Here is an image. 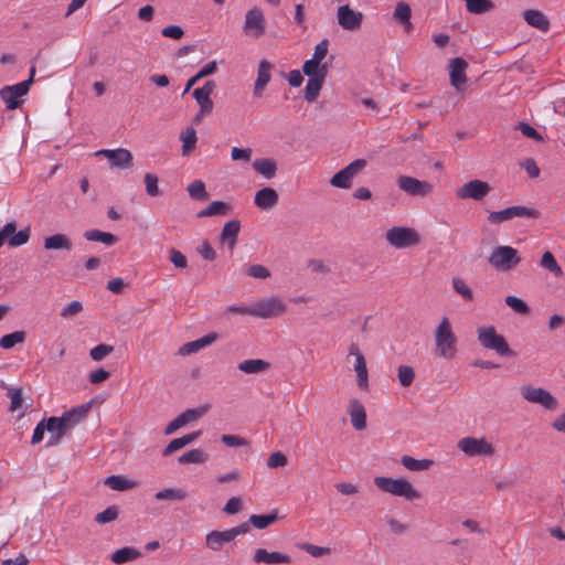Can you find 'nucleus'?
<instances>
[{
    "label": "nucleus",
    "mask_w": 565,
    "mask_h": 565,
    "mask_svg": "<svg viewBox=\"0 0 565 565\" xmlns=\"http://www.w3.org/2000/svg\"><path fill=\"white\" fill-rule=\"evenodd\" d=\"M459 450L469 457L492 456L494 448L486 438L463 437L457 444Z\"/></svg>",
    "instance_id": "obj_8"
},
{
    "label": "nucleus",
    "mask_w": 565,
    "mask_h": 565,
    "mask_svg": "<svg viewBox=\"0 0 565 565\" xmlns=\"http://www.w3.org/2000/svg\"><path fill=\"white\" fill-rule=\"evenodd\" d=\"M31 86V81H23L12 86H4L0 89V97L8 109H15L20 106L19 98L24 96Z\"/></svg>",
    "instance_id": "obj_14"
},
{
    "label": "nucleus",
    "mask_w": 565,
    "mask_h": 565,
    "mask_svg": "<svg viewBox=\"0 0 565 565\" xmlns=\"http://www.w3.org/2000/svg\"><path fill=\"white\" fill-rule=\"evenodd\" d=\"M435 355L451 360L457 353V337L448 318L444 317L435 330Z\"/></svg>",
    "instance_id": "obj_1"
},
{
    "label": "nucleus",
    "mask_w": 565,
    "mask_h": 565,
    "mask_svg": "<svg viewBox=\"0 0 565 565\" xmlns=\"http://www.w3.org/2000/svg\"><path fill=\"white\" fill-rule=\"evenodd\" d=\"M385 238L391 246L397 249L415 246L420 242V236L414 228L404 226L390 228L385 234Z\"/></svg>",
    "instance_id": "obj_5"
},
{
    "label": "nucleus",
    "mask_w": 565,
    "mask_h": 565,
    "mask_svg": "<svg viewBox=\"0 0 565 565\" xmlns=\"http://www.w3.org/2000/svg\"><path fill=\"white\" fill-rule=\"evenodd\" d=\"M489 264L500 271H509L521 263L518 250L511 246L494 247L488 257Z\"/></svg>",
    "instance_id": "obj_4"
},
{
    "label": "nucleus",
    "mask_w": 565,
    "mask_h": 565,
    "mask_svg": "<svg viewBox=\"0 0 565 565\" xmlns=\"http://www.w3.org/2000/svg\"><path fill=\"white\" fill-rule=\"evenodd\" d=\"M393 17L404 25L406 32H409L413 29V24L411 22L412 10L407 3L398 2L393 12Z\"/></svg>",
    "instance_id": "obj_33"
},
{
    "label": "nucleus",
    "mask_w": 565,
    "mask_h": 565,
    "mask_svg": "<svg viewBox=\"0 0 565 565\" xmlns=\"http://www.w3.org/2000/svg\"><path fill=\"white\" fill-rule=\"evenodd\" d=\"M349 355L355 358L354 371L356 373V383L360 388H367L369 372L364 355L360 351L358 343L352 342L349 347Z\"/></svg>",
    "instance_id": "obj_17"
},
{
    "label": "nucleus",
    "mask_w": 565,
    "mask_h": 565,
    "mask_svg": "<svg viewBox=\"0 0 565 565\" xmlns=\"http://www.w3.org/2000/svg\"><path fill=\"white\" fill-rule=\"evenodd\" d=\"M238 370L246 374H259L266 372L270 364L262 359H249L238 363Z\"/></svg>",
    "instance_id": "obj_30"
},
{
    "label": "nucleus",
    "mask_w": 565,
    "mask_h": 565,
    "mask_svg": "<svg viewBox=\"0 0 565 565\" xmlns=\"http://www.w3.org/2000/svg\"><path fill=\"white\" fill-rule=\"evenodd\" d=\"M105 484L111 490L126 491L136 487V482L120 475H113L106 478Z\"/></svg>",
    "instance_id": "obj_35"
},
{
    "label": "nucleus",
    "mask_w": 565,
    "mask_h": 565,
    "mask_svg": "<svg viewBox=\"0 0 565 565\" xmlns=\"http://www.w3.org/2000/svg\"><path fill=\"white\" fill-rule=\"evenodd\" d=\"M241 230V222L238 220H232L223 226L221 233V243L226 244L228 249L232 252L236 244L237 237Z\"/></svg>",
    "instance_id": "obj_25"
},
{
    "label": "nucleus",
    "mask_w": 565,
    "mask_h": 565,
    "mask_svg": "<svg viewBox=\"0 0 565 565\" xmlns=\"http://www.w3.org/2000/svg\"><path fill=\"white\" fill-rule=\"evenodd\" d=\"M207 411V406H200L196 408H188L183 413H181L179 416L183 420L185 425L198 420L201 418Z\"/></svg>",
    "instance_id": "obj_50"
},
{
    "label": "nucleus",
    "mask_w": 565,
    "mask_h": 565,
    "mask_svg": "<svg viewBox=\"0 0 565 565\" xmlns=\"http://www.w3.org/2000/svg\"><path fill=\"white\" fill-rule=\"evenodd\" d=\"M452 287L457 294H459L465 300L470 301L473 298L472 290L465 282L462 278L455 277L452 278Z\"/></svg>",
    "instance_id": "obj_52"
},
{
    "label": "nucleus",
    "mask_w": 565,
    "mask_h": 565,
    "mask_svg": "<svg viewBox=\"0 0 565 565\" xmlns=\"http://www.w3.org/2000/svg\"><path fill=\"white\" fill-rule=\"evenodd\" d=\"M141 556V552L131 546H125L117 550L110 555V561L115 564H124L130 561H135Z\"/></svg>",
    "instance_id": "obj_32"
},
{
    "label": "nucleus",
    "mask_w": 565,
    "mask_h": 565,
    "mask_svg": "<svg viewBox=\"0 0 565 565\" xmlns=\"http://www.w3.org/2000/svg\"><path fill=\"white\" fill-rule=\"evenodd\" d=\"M209 456L202 449L195 448L191 449L178 458L179 463H204L207 461Z\"/></svg>",
    "instance_id": "obj_40"
},
{
    "label": "nucleus",
    "mask_w": 565,
    "mask_h": 565,
    "mask_svg": "<svg viewBox=\"0 0 565 565\" xmlns=\"http://www.w3.org/2000/svg\"><path fill=\"white\" fill-rule=\"evenodd\" d=\"M468 67L467 62L461 57H455L450 61L449 64V77L450 84L456 89H461V87L467 82L466 70Z\"/></svg>",
    "instance_id": "obj_18"
},
{
    "label": "nucleus",
    "mask_w": 565,
    "mask_h": 565,
    "mask_svg": "<svg viewBox=\"0 0 565 565\" xmlns=\"http://www.w3.org/2000/svg\"><path fill=\"white\" fill-rule=\"evenodd\" d=\"M83 310V305L78 300L71 301L67 306L63 308L61 311V317L64 319H70L77 316Z\"/></svg>",
    "instance_id": "obj_56"
},
{
    "label": "nucleus",
    "mask_w": 565,
    "mask_h": 565,
    "mask_svg": "<svg viewBox=\"0 0 565 565\" xmlns=\"http://www.w3.org/2000/svg\"><path fill=\"white\" fill-rule=\"evenodd\" d=\"M45 249H72V242L65 234H54L45 237L44 239Z\"/></svg>",
    "instance_id": "obj_34"
},
{
    "label": "nucleus",
    "mask_w": 565,
    "mask_h": 565,
    "mask_svg": "<svg viewBox=\"0 0 565 565\" xmlns=\"http://www.w3.org/2000/svg\"><path fill=\"white\" fill-rule=\"evenodd\" d=\"M24 338L25 333L23 331H14L12 333L4 334L0 339V347L6 350L11 349L15 344L23 342Z\"/></svg>",
    "instance_id": "obj_47"
},
{
    "label": "nucleus",
    "mask_w": 565,
    "mask_h": 565,
    "mask_svg": "<svg viewBox=\"0 0 565 565\" xmlns=\"http://www.w3.org/2000/svg\"><path fill=\"white\" fill-rule=\"evenodd\" d=\"M505 303L508 307H510L516 313L529 315L531 312V309L527 306V303L524 300H522L521 298H518L514 296H508L505 298Z\"/></svg>",
    "instance_id": "obj_48"
},
{
    "label": "nucleus",
    "mask_w": 565,
    "mask_h": 565,
    "mask_svg": "<svg viewBox=\"0 0 565 565\" xmlns=\"http://www.w3.org/2000/svg\"><path fill=\"white\" fill-rule=\"evenodd\" d=\"M253 168L267 179L274 178L277 171L274 159H257L253 162Z\"/></svg>",
    "instance_id": "obj_37"
},
{
    "label": "nucleus",
    "mask_w": 565,
    "mask_h": 565,
    "mask_svg": "<svg viewBox=\"0 0 565 565\" xmlns=\"http://www.w3.org/2000/svg\"><path fill=\"white\" fill-rule=\"evenodd\" d=\"M246 275L254 278L266 279L270 277V271L264 265L255 264L246 269Z\"/></svg>",
    "instance_id": "obj_57"
},
{
    "label": "nucleus",
    "mask_w": 565,
    "mask_h": 565,
    "mask_svg": "<svg viewBox=\"0 0 565 565\" xmlns=\"http://www.w3.org/2000/svg\"><path fill=\"white\" fill-rule=\"evenodd\" d=\"M233 540L230 529L225 531L214 530L209 532L205 536L206 546L213 552L221 551L224 544L230 543Z\"/></svg>",
    "instance_id": "obj_24"
},
{
    "label": "nucleus",
    "mask_w": 565,
    "mask_h": 565,
    "mask_svg": "<svg viewBox=\"0 0 565 565\" xmlns=\"http://www.w3.org/2000/svg\"><path fill=\"white\" fill-rule=\"evenodd\" d=\"M288 460L287 457L281 451L273 452L268 460L267 466L271 469L285 467L287 465Z\"/></svg>",
    "instance_id": "obj_63"
},
{
    "label": "nucleus",
    "mask_w": 565,
    "mask_h": 565,
    "mask_svg": "<svg viewBox=\"0 0 565 565\" xmlns=\"http://www.w3.org/2000/svg\"><path fill=\"white\" fill-rule=\"evenodd\" d=\"M478 341L487 350H492L501 356H513L503 335L499 334L493 326H482L477 329Z\"/></svg>",
    "instance_id": "obj_3"
},
{
    "label": "nucleus",
    "mask_w": 565,
    "mask_h": 565,
    "mask_svg": "<svg viewBox=\"0 0 565 565\" xmlns=\"http://www.w3.org/2000/svg\"><path fill=\"white\" fill-rule=\"evenodd\" d=\"M279 200L277 191L273 188H263L256 192L254 204L262 210H270Z\"/></svg>",
    "instance_id": "obj_22"
},
{
    "label": "nucleus",
    "mask_w": 565,
    "mask_h": 565,
    "mask_svg": "<svg viewBox=\"0 0 565 565\" xmlns=\"http://www.w3.org/2000/svg\"><path fill=\"white\" fill-rule=\"evenodd\" d=\"M301 548L313 557H321L330 553L329 547H322L310 543H303Z\"/></svg>",
    "instance_id": "obj_64"
},
{
    "label": "nucleus",
    "mask_w": 565,
    "mask_h": 565,
    "mask_svg": "<svg viewBox=\"0 0 565 565\" xmlns=\"http://www.w3.org/2000/svg\"><path fill=\"white\" fill-rule=\"evenodd\" d=\"M338 23L340 26L348 31H355L361 28L363 14L355 11L350 6H340L337 12Z\"/></svg>",
    "instance_id": "obj_16"
},
{
    "label": "nucleus",
    "mask_w": 565,
    "mask_h": 565,
    "mask_svg": "<svg viewBox=\"0 0 565 565\" xmlns=\"http://www.w3.org/2000/svg\"><path fill=\"white\" fill-rule=\"evenodd\" d=\"M8 396L11 399L10 409L18 411L22 407V390L21 388H9Z\"/></svg>",
    "instance_id": "obj_62"
},
{
    "label": "nucleus",
    "mask_w": 565,
    "mask_h": 565,
    "mask_svg": "<svg viewBox=\"0 0 565 565\" xmlns=\"http://www.w3.org/2000/svg\"><path fill=\"white\" fill-rule=\"evenodd\" d=\"M156 500L182 501L188 498V492L181 488H167L154 494Z\"/></svg>",
    "instance_id": "obj_39"
},
{
    "label": "nucleus",
    "mask_w": 565,
    "mask_h": 565,
    "mask_svg": "<svg viewBox=\"0 0 565 565\" xmlns=\"http://www.w3.org/2000/svg\"><path fill=\"white\" fill-rule=\"evenodd\" d=\"M96 156L106 157L111 168L127 169L132 166V154L124 148L102 149L96 152Z\"/></svg>",
    "instance_id": "obj_15"
},
{
    "label": "nucleus",
    "mask_w": 565,
    "mask_h": 565,
    "mask_svg": "<svg viewBox=\"0 0 565 565\" xmlns=\"http://www.w3.org/2000/svg\"><path fill=\"white\" fill-rule=\"evenodd\" d=\"M84 237L89 242H100L107 246H111L117 242V237L114 234L99 230L86 231Z\"/></svg>",
    "instance_id": "obj_38"
},
{
    "label": "nucleus",
    "mask_w": 565,
    "mask_h": 565,
    "mask_svg": "<svg viewBox=\"0 0 565 565\" xmlns=\"http://www.w3.org/2000/svg\"><path fill=\"white\" fill-rule=\"evenodd\" d=\"M271 78V64L267 60L260 61L257 71V78L254 85V95L260 97Z\"/></svg>",
    "instance_id": "obj_23"
},
{
    "label": "nucleus",
    "mask_w": 565,
    "mask_h": 565,
    "mask_svg": "<svg viewBox=\"0 0 565 565\" xmlns=\"http://www.w3.org/2000/svg\"><path fill=\"white\" fill-rule=\"evenodd\" d=\"M523 18L529 25H531L540 31L546 32L550 29V21H548L547 17L539 10H534V9L525 10L523 12Z\"/></svg>",
    "instance_id": "obj_28"
},
{
    "label": "nucleus",
    "mask_w": 565,
    "mask_h": 565,
    "mask_svg": "<svg viewBox=\"0 0 565 565\" xmlns=\"http://www.w3.org/2000/svg\"><path fill=\"white\" fill-rule=\"evenodd\" d=\"M539 216V211L535 209L513 205L500 211L489 212L488 221L491 224H500L505 221H510L514 217H527V218H536Z\"/></svg>",
    "instance_id": "obj_6"
},
{
    "label": "nucleus",
    "mask_w": 565,
    "mask_h": 565,
    "mask_svg": "<svg viewBox=\"0 0 565 565\" xmlns=\"http://www.w3.org/2000/svg\"><path fill=\"white\" fill-rule=\"evenodd\" d=\"M216 339V333H209L200 339L184 343L182 347H180L179 353L181 355H190L192 353H196L201 349H204L205 347L212 344Z\"/></svg>",
    "instance_id": "obj_26"
},
{
    "label": "nucleus",
    "mask_w": 565,
    "mask_h": 565,
    "mask_svg": "<svg viewBox=\"0 0 565 565\" xmlns=\"http://www.w3.org/2000/svg\"><path fill=\"white\" fill-rule=\"evenodd\" d=\"M119 510L116 505H110L95 516V522L98 524H106L115 521L118 518Z\"/></svg>",
    "instance_id": "obj_49"
},
{
    "label": "nucleus",
    "mask_w": 565,
    "mask_h": 565,
    "mask_svg": "<svg viewBox=\"0 0 565 565\" xmlns=\"http://www.w3.org/2000/svg\"><path fill=\"white\" fill-rule=\"evenodd\" d=\"M466 2L467 11L472 14H483L491 11L494 4L490 0H463Z\"/></svg>",
    "instance_id": "obj_44"
},
{
    "label": "nucleus",
    "mask_w": 565,
    "mask_h": 565,
    "mask_svg": "<svg viewBox=\"0 0 565 565\" xmlns=\"http://www.w3.org/2000/svg\"><path fill=\"white\" fill-rule=\"evenodd\" d=\"M253 310L254 317L268 319L284 313L286 310V305L279 298L270 297L253 305Z\"/></svg>",
    "instance_id": "obj_13"
},
{
    "label": "nucleus",
    "mask_w": 565,
    "mask_h": 565,
    "mask_svg": "<svg viewBox=\"0 0 565 565\" xmlns=\"http://www.w3.org/2000/svg\"><path fill=\"white\" fill-rule=\"evenodd\" d=\"M541 266L550 270L554 276L562 277L563 276V269L557 264L554 255L551 252H545L541 259Z\"/></svg>",
    "instance_id": "obj_46"
},
{
    "label": "nucleus",
    "mask_w": 565,
    "mask_h": 565,
    "mask_svg": "<svg viewBox=\"0 0 565 565\" xmlns=\"http://www.w3.org/2000/svg\"><path fill=\"white\" fill-rule=\"evenodd\" d=\"M277 520H278L277 512H273L269 514H252L249 516V523L258 530H264V529L268 527L269 525L275 523Z\"/></svg>",
    "instance_id": "obj_43"
},
{
    "label": "nucleus",
    "mask_w": 565,
    "mask_h": 565,
    "mask_svg": "<svg viewBox=\"0 0 565 565\" xmlns=\"http://www.w3.org/2000/svg\"><path fill=\"white\" fill-rule=\"evenodd\" d=\"M146 192L150 196L159 195L158 177L153 173H146L145 175Z\"/></svg>",
    "instance_id": "obj_58"
},
{
    "label": "nucleus",
    "mask_w": 565,
    "mask_h": 565,
    "mask_svg": "<svg viewBox=\"0 0 565 565\" xmlns=\"http://www.w3.org/2000/svg\"><path fill=\"white\" fill-rule=\"evenodd\" d=\"M324 75L321 73L319 76H311L308 78L307 85L305 87V99L308 103H312L317 99L324 83Z\"/></svg>",
    "instance_id": "obj_31"
},
{
    "label": "nucleus",
    "mask_w": 565,
    "mask_h": 565,
    "mask_svg": "<svg viewBox=\"0 0 565 565\" xmlns=\"http://www.w3.org/2000/svg\"><path fill=\"white\" fill-rule=\"evenodd\" d=\"M230 211V205L222 201H213L205 209L201 210L198 214L199 217L226 215Z\"/></svg>",
    "instance_id": "obj_41"
},
{
    "label": "nucleus",
    "mask_w": 565,
    "mask_h": 565,
    "mask_svg": "<svg viewBox=\"0 0 565 565\" xmlns=\"http://www.w3.org/2000/svg\"><path fill=\"white\" fill-rule=\"evenodd\" d=\"M114 351V347L109 344H98L90 349L89 355L94 361H102Z\"/></svg>",
    "instance_id": "obj_55"
},
{
    "label": "nucleus",
    "mask_w": 565,
    "mask_h": 565,
    "mask_svg": "<svg viewBox=\"0 0 565 565\" xmlns=\"http://www.w3.org/2000/svg\"><path fill=\"white\" fill-rule=\"evenodd\" d=\"M366 167V160L356 159L347 167L338 171L330 180L334 188L349 189L352 185V179Z\"/></svg>",
    "instance_id": "obj_9"
},
{
    "label": "nucleus",
    "mask_w": 565,
    "mask_h": 565,
    "mask_svg": "<svg viewBox=\"0 0 565 565\" xmlns=\"http://www.w3.org/2000/svg\"><path fill=\"white\" fill-rule=\"evenodd\" d=\"M45 429L50 433L46 446L52 447L60 444L62 437L66 434L67 428L61 417H50L45 419Z\"/></svg>",
    "instance_id": "obj_21"
},
{
    "label": "nucleus",
    "mask_w": 565,
    "mask_h": 565,
    "mask_svg": "<svg viewBox=\"0 0 565 565\" xmlns=\"http://www.w3.org/2000/svg\"><path fill=\"white\" fill-rule=\"evenodd\" d=\"M266 20L263 10L254 7L245 14L244 32L255 38H260L265 34Z\"/></svg>",
    "instance_id": "obj_12"
},
{
    "label": "nucleus",
    "mask_w": 565,
    "mask_h": 565,
    "mask_svg": "<svg viewBox=\"0 0 565 565\" xmlns=\"http://www.w3.org/2000/svg\"><path fill=\"white\" fill-rule=\"evenodd\" d=\"M243 508V502H242V499L239 497H233L231 499L227 500V502L225 503L224 508H223V512L228 514V515H234L236 513H238Z\"/></svg>",
    "instance_id": "obj_60"
},
{
    "label": "nucleus",
    "mask_w": 565,
    "mask_h": 565,
    "mask_svg": "<svg viewBox=\"0 0 565 565\" xmlns=\"http://www.w3.org/2000/svg\"><path fill=\"white\" fill-rule=\"evenodd\" d=\"M351 417V424L356 430H363L366 427V413L364 406L353 401L349 411Z\"/></svg>",
    "instance_id": "obj_29"
},
{
    "label": "nucleus",
    "mask_w": 565,
    "mask_h": 565,
    "mask_svg": "<svg viewBox=\"0 0 565 565\" xmlns=\"http://www.w3.org/2000/svg\"><path fill=\"white\" fill-rule=\"evenodd\" d=\"M31 236V228L25 227L19 232H14V234H11L9 238V246L10 247H18L26 244Z\"/></svg>",
    "instance_id": "obj_51"
},
{
    "label": "nucleus",
    "mask_w": 565,
    "mask_h": 565,
    "mask_svg": "<svg viewBox=\"0 0 565 565\" xmlns=\"http://www.w3.org/2000/svg\"><path fill=\"white\" fill-rule=\"evenodd\" d=\"M188 192L191 198L196 200H204L207 198V193L205 190V184L201 180H195L188 186Z\"/></svg>",
    "instance_id": "obj_54"
},
{
    "label": "nucleus",
    "mask_w": 565,
    "mask_h": 565,
    "mask_svg": "<svg viewBox=\"0 0 565 565\" xmlns=\"http://www.w3.org/2000/svg\"><path fill=\"white\" fill-rule=\"evenodd\" d=\"M374 484L383 492L403 497L406 500L412 501L420 498V493L404 478L375 477Z\"/></svg>",
    "instance_id": "obj_2"
},
{
    "label": "nucleus",
    "mask_w": 565,
    "mask_h": 565,
    "mask_svg": "<svg viewBox=\"0 0 565 565\" xmlns=\"http://www.w3.org/2000/svg\"><path fill=\"white\" fill-rule=\"evenodd\" d=\"M398 381L402 386L407 387L412 385L415 379V372L412 366L401 365L397 370Z\"/></svg>",
    "instance_id": "obj_53"
},
{
    "label": "nucleus",
    "mask_w": 565,
    "mask_h": 565,
    "mask_svg": "<svg viewBox=\"0 0 565 565\" xmlns=\"http://www.w3.org/2000/svg\"><path fill=\"white\" fill-rule=\"evenodd\" d=\"M193 97L195 98L200 108L203 109V111H212L213 110L214 104H213V100L211 99V96L194 90Z\"/></svg>",
    "instance_id": "obj_59"
},
{
    "label": "nucleus",
    "mask_w": 565,
    "mask_h": 565,
    "mask_svg": "<svg viewBox=\"0 0 565 565\" xmlns=\"http://www.w3.org/2000/svg\"><path fill=\"white\" fill-rule=\"evenodd\" d=\"M169 259L177 268L184 269L188 266L186 257L175 248L169 250Z\"/></svg>",
    "instance_id": "obj_61"
},
{
    "label": "nucleus",
    "mask_w": 565,
    "mask_h": 565,
    "mask_svg": "<svg viewBox=\"0 0 565 565\" xmlns=\"http://www.w3.org/2000/svg\"><path fill=\"white\" fill-rule=\"evenodd\" d=\"M92 404H93L92 401L81 404V405L75 406V407L71 408L70 411L63 413V415L60 416L61 419L64 422L67 430H70L74 426H76L79 422H82L86 417L87 413L92 408Z\"/></svg>",
    "instance_id": "obj_20"
},
{
    "label": "nucleus",
    "mask_w": 565,
    "mask_h": 565,
    "mask_svg": "<svg viewBox=\"0 0 565 565\" xmlns=\"http://www.w3.org/2000/svg\"><path fill=\"white\" fill-rule=\"evenodd\" d=\"M521 395L524 399L533 404H540L545 409H556L557 399L545 388L524 385L521 387Z\"/></svg>",
    "instance_id": "obj_7"
},
{
    "label": "nucleus",
    "mask_w": 565,
    "mask_h": 565,
    "mask_svg": "<svg viewBox=\"0 0 565 565\" xmlns=\"http://www.w3.org/2000/svg\"><path fill=\"white\" fill-rule=\"evenodd\" d=\"M302 72L308 76V78H311V76L316 77L319 76L321 73L327 76L328 73V66L327 64H321L312 58L305 62L302 66Z\"/></svg>",
    "instance_id": "obj_45"
},
{
    "label": "nucleus",
    "mask_w": 565,
    "mask_h": 565,
    "mask_svg": "<svg viewBox=\"0 0 565 565\" xmlns=\"http://www.w3.org/2000/svg\"><path fill=\"white\" fill-rule=\"evenodd\" d=\"M253 562L256 564H289L291 557L280 552H269L265 548H257L253 555Z\"/></svg>",
    "instance_id": "obj_19"
},
{
    "label": "nucleus",
    "mask_w": 565,
    "mask_h": 565,
    "mask_svg": "<svg viewBox=\"0 0 565 565\" xmlns=\"http://www.w3.org/2000/svg\"><path fill=\"white\" fill-rule=\"evenodd\" d=\"M491 191L489 183L475 179L456 190L457 198L461 200L472 199L476 201L483 200Z\"/></svg>",
    "instance_id": "obj_11"
},
{
    "label": "nucleus",
    "mask_w": 565,
    "mask_h": 565,
    "mask_svg": "<svg viewBox=\"0 0 565 565\" xmlns=\"http://www.w3.org/2000/svg\"><path fill=\"white\" fill-rule=\"evenodd\" d=\"M401 463L411 471H423L430 468L433 465V460L429 459H415L411 456H403L401 458Z\"/></svg>",
    "instance_id": "obj_42"
},
{
    "label": "nucleus",
    "mask_w": 565,
    "mask_h": 565,
    "mask_svg": "<svg viewBox=\"0 0 565 565\" xmlns=\"http://www.w3.org/2000/svg\"><path fill=\"white\" fill-rule=\"evenodd\" d=\"M201 436V430H196L190 434H186L180 438L172 439L167 447L162 450V456L168 457L175 452L177 450L192 444Z\"/></svg>",
    "instance_id": "obj_27"
},
{
    "label": "nucleus",
    "mask_w": 565,
    "mask_h": 565,
    "mask_svg": "<svg viewBox=\"0 0 565 565\" xmlns=\"http://www.w3.org/2000/svg\"><path fill=\"white\" fill-rule=\"evenodd\" d=\"M398 188L411 196L425 198L431 194L433 184L428 181L418 180L409 175H399L397 178Z\"/></svg>",
    "instance_id": "obj_10"
},
{
    "label": "nucleus",
    "mask_w": 565,
    "mask_h": 565,
    "mask_svg": "<svg viewBox=\"0 0 565 565\" xmlns=\"http://www.w3.org/2000/svg\"><path fill=\"white\" fill-rule=\"evenodd\" d=\"M182 141V156H188L194 148L198 141L196 131L193 127H186L180 134Z\"/></svg>",
    "instance_id": "obj_36"
}]
</instances>
